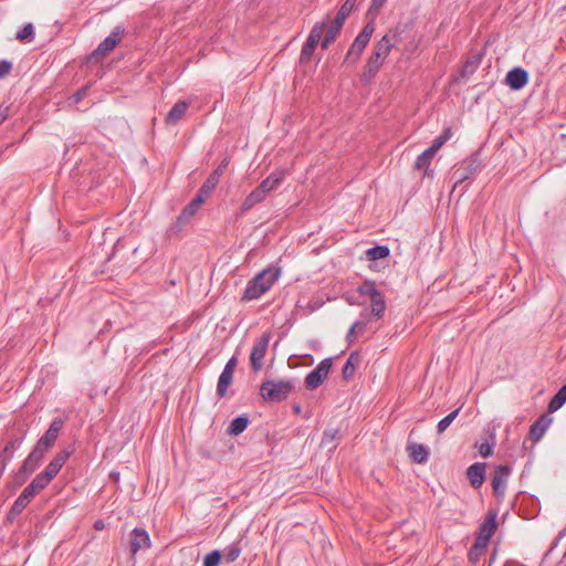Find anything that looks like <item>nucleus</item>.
Wrapping results in <instances>:
<instances>
[{"instance_id":"f257e3e1","label":"nucleus","mask_w":566,"mask_h":566,"mask_svg":"<svg viewBox=\"0 0 566 566\" xmlns=\"http://www.w3.org/2000/svg\"><path fill=\"white\" fill-rule=\"evenodd\" d=\"M281 275V269L269 266L251 279L241 297L242 302H250L260 298L263 294L271 290Z\"/></svg>"},{"instance_id":"f03ea898","label":"nucleus","mask_w":566,"mask_h":566,"mask_svg":"<svg viewBox=\"0 0 566 566\" xmlns=\"http://www.w3.org/2000/svg\"><path fill=\"white\" fill-rule=\"evenodd\" d=\"M395 38L396 34L390 35L387 33L375 44L374 51L365 65L363 81L369 82L376 76L385 60L389 55L391 49L396 44V41L394 40Z\"/></svg>"},{"instance_id":"7ed1b4c3","label":"nucleus","mask_w":566,"mask_h":566,"mask_svg":"<svg viewBox=\"0 0 566 566\" xmlns=\"http://www.w3.org/2000/svg\"><path fill=\"white\" fill-rule=\"evenodd\" d=\"M295 388L292 379H268L260 386V396L268 402H281L285 400Z\"/></svg>"},{"instance_id":"20e7f679","label":"nucleus","mask_w":566,"mask_h":566,"mask_svg":"<svg viewBox=\"0 0 566 566\" xmlns=\"http://www.w3.org/2000/svg\"><path fill=\"white\" fill-rule=\"evenodd\" d=\"M375 31V25L373 22H368L365 24L363 30L357 34L350 48L347 51V54L344 59V63L346 64H355L367 44L369 43L371 35Z\"/></svg>"},{"instance_id":"39448f33","label":"nucleus","mask_w":566,"mask_h":566,"mask_svg":"<svg viewBox=\"0 0 566 566\" xmlns=\"http://www.w3.org/2000/svg\"><path fill=\"white\" fill-rule=\"evenodd\" d=\"M325 28L326 22H317L314 24L301 50V62L308 61L312 57L318 42L322 40Z\"/></svg>"},{"instance_id":"423d86ee","label":"nucleus","mask_w":566,"mask_h":566,"mask_svg":"<svg viewBox=\"0 0 566 566\" xmlns=\"http://www.w3.org/2000/svg\"><path fill=\"white\" fill-rule=\"evenodd\" d=\"M270 334L264 333L261 337H259L252 347L251 354H250V361H251V368L253 371L258 373L263 367V358L266 354L269 343H270Z\"/></svg>"},{"instance_id":"0eeeda50","label":"nucleus","mask_w":566,"mask_h":566,"mask_svg":"<svg viewBox=\"0 0 566 566\" xmlns=\"http://www.w3.org/2000/svg\"><path fill=\"white\" fill-rule=\"evenodd\" d=\"M332 368V359H323L311 373L305 377V387L310 390L316 389L322 385Z\"/></svg>"},{"instance_id":"6e6552de","label":"nucleus","mask_w":566,"mask_h":566,"mask_svg":"<svg viewBox=\"0 0 566 566\" xmlns=\"http://www.w3.org/2000/svg\"><path fill=\"white\" fill-rule=\"evenodd\" d=\"M124 32V27H115L112 33L107 38H105L93 51L92 56L96 59L106 56L112 50H114L117 43L122 40Z\"/></svg>"},{"instance_id":"1a4fd4ad","label":"nucleus","mask_w":566,"mask_h":566,"mask_svg":"<svg viewBox=\"0 0 566 566\" xmlns=\"http://www.w3.org/2000/svg\"><path fill=\"white\" fill-rule=\"evenodd\" d=\"M511 468L509 465H499L495 468L491 484L495 496L501 497L504 495L506 490V482L511 474Z\"/></svg>"},{"instance_id":"9d476101","label":"nucleus","mask_w":566,"mask_h":566,"mask_svg":"<svg viewBox=\"0 0 566 566\" xmlns=\"http://www.w3.org/2000/svg\"><path fill=\"white\" fill-rule=\"evenodd\" d=\"M63 426L64 420L62 418H54L46 432L38 440V443L50 450L54 446Z\"/></svg>"},{"instance_id":"9b49d317","label":"nucleus","mask_w":566,"mask_h":566,"mask_svg":"<svg viewBox=\"0 0 566 566\" xmlns=\"http://www.w3.org/2000/svg\"><path fill=\"white\" fill-rule=\"evenodd\" d=\"M478 170H479V164L475 159L465 160L452 174V179L454 180V188L458 185L464 182L471 176H473Z\"/></svg>"},{"instance_id":"f8f14e48","label":"nucleus","mask_w":566,"mask_h":566,"mask_svg":"<svg viewBox=\"0 0 566 566\" xmlns=\"http://www.w3.org/2000/svg\"><path fill=\"white\" fill-rule=\"evenodd\" d=\"M150 537L144 528L135 527L130 533V552L133 555L150 547Z\"/></svg>"},{"instance_id":"ddd939ff","label":"nucleus","mask_w":566,"mask_h":566,"mask_svg":"<svg viewBox=\"0 0 566 566\" xmlns=\"http://www.w3.org/2000/svg\"><path fill=\"white\" fill-rule=\"evenodd\" d=\"M71 453H72V451H70L67 449L60 451L50 461V463L48 464V467L45 468L43 473L51 480L54 479L57 475V473L60 472V470L62 469V467L64 465V463L66 462V460L70 458Z\"/></svg>"},{"instance_id":"4468645a","label":"nucleus","mask_w":566,"mask_h":566,"mask_svg":"<svg viewBox=\"0 0 566 566\" xmlns=\"http://www.w3.org/2000/svg\"><path fill=\"white\" fill-rule=\"evenodd\" d=\"M527 81L528 73L521 67L511 70L505 77V83L514 91H518L524 87Z\"/></svg>"},{"instance_id":"2eb2a0df","label":"nucleus","mask_w":566,"mask_h":566,"mask_svg":"<svg viewBox=\"0 0 566 566\" xmlns=\"http://www.w3.org/2000/svg\"><path fill=\"white\" fill-rule=\"evenodd\" d=\"M467 476L473 489H479L485 481V463L476 462L467 470Z\"/></svg>"},{"instance_id":"dca6fc26","label":"nucleus","mask_w":566,"mask_h":566,"mask_svg":"<svg viewBox=\"0 0 566 566\" xmlns=\"http://www.w3.org/2000/svg\"><path fill=\"white\" fill-rule=\"evenodd\" d=\"M284 175L283 170H275L262 180L256 188L266 197L268 193L275 190L282 184Z\"/></svg>"},{"instance_id":"f3484780","label":"nucleus","mask_w":566,"mask_h":566,"mask_svg":"<svg viewBox=\"0 0 566 566\" xmlns=\"http://www.w3.org/2000/svg\"><path fill=\"white\" fill-rule=\"evenodd\" d=\"M552 423V418L546 415L541 416L530 428V438L534 442H537L542 439L549 424Z\"/></svg>"},{"instance_id":"a211bd4d","label":"nucleus","mask_w":566,"mask_h":566,"mask_svg":"<svg viewBox=\"0 0 566 566\" xmlns=\"http://www.w3.org/2000/svg\"><path fill=\"white\" fill-rule=\"evenodd\" d=\"M339 439V429L328 427L323 432L319 446L321 448H326L328 452H333L336 449Z\"/></svg>"},{"instance_id":"6ab92c4d","label":"nucleus","mask_w":566,"mask_h":566,"mask_svg":"<svg viewBox=\"0 0 566 566\" xmlns=\"http://www.w3.org/2000/svg\"><path fill=\"white\" fill-rule=\"evenodd\" d=\"M344 25V21L334 18V20L331 22V24L327 28V31L322 40V48L327 49L331 43H333L337 35L339 34L342 28Z\"/></svg>"},{"instance_id":"aec40b11","label":"nucleus","mask_w":566,"mask_h":566,"mask_svg":"<svg viewBox=\"0 0 566 566\" xmlns=\"http://www.w3.org/2000/svg\"><path fill=\"white\" fill-rule=\"evenodd\" d=\"M496 516L497 513L495 511H489L486 518L480 525L478 535H484L486 539H490L496 528Z\"/></svg>"},{"instance_id":"412c9836","label":"nucleus","mask_w":566,"mask_h":566,"mask_svg":"<svg viewBox=\"0 0 566 566\" xmlns=\"http://www.w3.org/2000/svg\"><path fill=\"white\" fill-rule=\"evenodd\" d=\"M371 314L376 318H382L386 311V302L384 294L378 291L370 297Z\"/></svg>"},{"instance_id":"4be33fe9","label":"nucleus","mask_w":566,"mask_h":566,"mask_svg":"<svg viewBox=\"0 0 566 566\" xmlns=\"http://www.w3.org/2000/svg\"><path fill=\"white\" fill-rule=\"evenodd\" d=\"M189 104L186 101H178L171 109L168 112L166 116V122L168 124H176L188 109Z\"/></svg>"},{"instance_id":"5701e85b","label":"nucleus","mask_w":566,"mask_h":566,"mask_svg":"<svg viewBox=\"0 0 566 566\" xmlns=\"http://www.w3.org/2000/svg\"><path fill=\"white\" fill-rule=\"evenodd\" d=\"M410 458L416 463H426L429 458V451L423 444L412 443L408 446Z\"/></svg>"},{"instance_id":"b1692460","label":"nucleus","mask_w":566,"mask_h":566,"mask_svg":"<svg viewBox=\"0 0 566 566\" xmlns=\"http://www.w3.org/2000/svg\"><path fill=\"white\" fill-rule=\"evenodd\" d=\"M360 363V356L357 352L350 353L349 357L347 358L343 369L342 375L344 379H349L354 376L358 365Z\"/></svg>"},{"instance_id":"393cba45","label":"nucleus","mask_w":566,"mask_h":566,"mask_svg":"<svg viewBox=\"0 0 566 566\" xmlns=\"http://www.w3.org/2000/svg\"><path fill=\"white\" fill-rule=\"evenodd\" d=\"M265 199V196L258 189H253L244 199L241 205V212L245 213L251 210L255 205L262 202Z\"/></svg>"},{"instance_id":"a878e982","label":"nucleus","mask_w":566,"mask_h":566,"mask_svg":"<svg viewBox=\"0 0 566 566\" xmlns=\"http://www.w3.org/2000/svg\"><path fill=\"white\" fill-rule=\"evenodd\" d=\"M233 375L229 371L222 370V373L219 376L218 384H217V395L219 398H222L226 396L227 390L229 386L232 384Z\"/></svg>"},{"instance_id":"bb28decb","label":"nucleus","mask_w":566,"mask_h":566,"mask_svg":"<svg viewBox=\"0 0 566 566\" xmlns=\"http://www.w3.org/2000/svg\"><path fill=\"white\" fill-rule=\"evenodd\" d=\"M249 424V419L245 416L235 417L228 429V432L232 436H239L242 433Z\"/></svg>"},{"instance_id":"cd10ccee","label":"nucleus","mask_w":566,"mask_h":566,"mask_svg":"<svg viewBox=\"0 0 566 566\" xmlns=\"http://www.w3.org/2000/svg\"><path fill=\"white\" fill-rule=\"evenodd\" d=\"M202 205V199L200 198H193L182 210L180 213L178 220H189L195 213L198 211V209Z\"/></svg>"},{"instance_id":"c85d7f7f","label":"nucleus","mask_w":566,"mask_h":566,"mask_svg":"<svg viewBox=\"0 0 566 566\" xmlns=\"http://www.w3.org/2000/svg\"><path fill=\"white\" fill-rule=\"evenodd\" d=\"M390 251L387 245H376L374 248H369L366 251L367 260L376 261L380 259H385L389 255Z\"/></svg>"},{"instance_id":"c756f323","label":"nucleus","mask_w":566,"mask_h":566,"mask_svg":"<svg viewBox=\"0 0 566 566\" xmlns=\"http://www.w3.org/2000/svg\"><path fill=\"white\" fill-rule=\"evenodd\" d=\"M481 63V55L474 54L467 59L465 63L462 66V76H469L475 72L478 66Z\"/></svg>"},{"instance_id":"7c9ffc66","label":"nucleus","mask_w":566,"mask_h":566,"mask_svg":"<svg viewBox=\"0 0 566 566\" xmlns=\"http://www.w3.org/2000/svg\"><path fill=\"white\" fill-rule=\"evenodd\" d=\"M566 402V389H564L563 387L557 391V394L551 399L549 403H548V411L549 412H555L557 411L559 408H562V406Z\"/></svg>"},{"instance_id":"2f4dec72","label":"nucleus","mask_w":566,"mask_h":566,"mask_svg":"<svg viewBox=\"0 0 566 566\" xmlns=\"http://www.w3.org/2000/svg\"><path fill=\"white\" fill-rule=\"evenodd\" d=\"M29 503L30 502L23 499V496L20 494L8 513V520H14L18 515L22 513V511Z\"/></svg>"},{"instance_id":"473e14b6","label":"nucleus","mask_w":566,"mask_h":566,"mask_svg":"<svg viewBox=\"0 0 566 566\" xmlns=\"http://www.w3.org/2000/svg\"><path fill=\"white\" fill-rule=\"evenodd\" d=\"M434 156L436 155L429 148H427L423 153H421L417 157L416 163H415V168L418 170L428 169L429 165Z\"/></svg>"},{"instance_id":"72a5a7b5","label":"nucleus","mask_w":566,"mask_h":566,"mask_svg":"<svg viewBox=\"0 0 566 566\" xmlns=\"http://www.w3.org/2000/svg\"><path fill=\"white\" fill-rule=\"evenodd\" d=\"M240 554H241L240 542H235L224 548L222 556L228 563H232L238 559Z\"/></svg>"},{"instance_id":"f704fd0d","label":"nucleus","mask_w":566,"mask_h":566,"mask_svg":"<svg viewBox=\"0 0 566 566\" xmlns=\"http://www.w3.org/2000/svg\"><path fill=\"white\" fill-rule=\"evenodd\" d=\"M367 322H368V319L356 321L350 326V328L346 335V339L349 343H352L357 337V334H359L364 331L365 326L367 325Z\"/></svg>"},{"instance_id":"c9c22d12","label":"nucleus","mask_w":566,"mask_h":566,"mask_svg":"<svg viewBox=\"0 0 566 566\" xmlns=\"http://www.w3.org/2000/svg\"><path fill=\"white\" fill-rule=\"evenodd\" d=\"M379 290L376 289V283L370 280L364 281L358 287L357 292L360 295L368 296L369 298L374 295V293H377Z\"/></svg>"},{"instance_id":"e433bc0d","label":"nucleus","mask_w":566,"mask_h":566,"mask_svg":"<svg viewBox=\"0 0 566 566\" xmlns=\"http://www.w3.org/2000/svg\"><path fill=\"white\" fill-rule=\"evenodd\" d=\"M460 412V408L453 410L452 412H450L448 416H446L444 418H442L439 422H438V426H437V431L438 433H442L444 432L449 426L453 422V420L457 418V416L459 415Z\"/></svg>"},{"instance_id":"4c0bfd02","label":"nucleus","mask_w":566,"mask_h":566,"mask_svg":"<svg viewBox=\"0 0 566 566\" xmlns=\"http://www.w3.org/2000/svg\"><path fill=\"white\" fill-rule=\"evenodd\" d=\"M357 0H346L342 7L339 8V10L337 11L336 13V17L337 19L342 20L345 22L346 18L349 15V13L352 12V10L354 9L355 7V3H356Z\"/></svg>"},{"instance_id":"58836bf2","label":"nucleus","mask_w":566,"mask_h":566,"mask_svg":"<svg viewBox=\"0 0 566 566\" xmlns=\"http://www.w3.org/2000/svg\"><path fill=\"white\" fill-rule=\"evenodd\" d=\"M34 38V28L32 23L25 24L18 33L17 39L21 42L31 41Z\"/></svg>"},{"instance_id":"ea45409f","label":"nucleus","mask_w":566,"mask_h":566,"mask_svg":"<svg viewBox=\"0 0 566 566\" xmlns=\"http://www.w3.org/2000/svg\"><path fill=\"white\" fill-rule=\"evenodd\" d=\"M48 451H49L48 449L43 448L41 444H39L36 442V444L34 446V448L32 449V451L30 452V454L28 457L31 458L34 462L40 464L44 458V454Z\"/></svg>"},{"instance_id":"a19ab883","label":"nucleus","mask_w":566,"mask_h":566,"mask_svg":"<svg viewBox=\"0 0 566 566\" xmlns=\"http://www.w3.org/2000/svg\"><path fill=\"white\" fill-rule=\"evenodd\" d=\"M221 559V554L219 551H212L207 554L203 559V566H218Z\"/></svg>"},{"instance_id":"79ce46f5","label":"nucleus","mask_w":566,"mask_h":566,"mask_svg":"<svg viewBox=\"0 0 566 566\" xmlns=\"http://www.w3.org/2000/svg\"><path fill=\"white\" fill-rule=\"evenodd\" d=\"M31 482L41 492L51 482V479L42 472L38 474Z\"/></svg>"},{"instance_id":"37998d69","label":"nucleus","mask_w":566,"mask_h":566,"mask_svg":"<svg viewBox=\"0 0 566 566\" xmlns=\"http://www.w3.org/2000/svg\"><path fill=\"white\" fill-rule=\"evenodd\" d=\"M39 463L27 457L20 469L23 473H27L30 476L39 468Z\"/></svg>"},{"instance_id":"c03bdc74","label":"nucleus","mask_w":566,"mask_h":566,"mask_svg":"<svg viewBox=\"0 0 566 566\" xmlns=\"http://www.w3.org/2000/svg\"><path fill=\"white\" fill-rule=\"evenodd\" d=\"M29 475L27 473H23L21 469H19L13 478H12V488H18L24 484V482L28 480Z\"/></svg>"},{"instance_id":"a18cd8bd","label":"nucleus","mask_w":566,"mask_h":566,"mask_svg":"<svg viewBox=\"0 0 566 566\" xmlns=\"http://www.w3.org/2000/svg\"><path fill=\"white\" fill-rule=\"evenodd\" d=\"M40 491L32 484V482L22 491L21 495L27 501L31 502V500L38 494Z\"/></svg>"},{"instance_id":"49530a36","label":"nucleus","mask_w":566,"mask_h":566,"mask_svg":"<svg viewBox=\"0 0 566 566\" xmlns=\"http://www.w3.org/2000/svg\"><path fill=\"white\" fill-rule=\"evenodd\" d=\"M489 542H490V539H486V537L484 535H478L472 547H474V549L485 551Z\"/></svg>"},{"instance_id":"de8ad7c7","label":"nucleus","mask_w":566,"mask_h":566,"mask_svg":"<svg viewBox=\"0 0 566 566\" xmlns=\"http://www.w3.org/2000/svg\"><path fill=\"white\" fill-rule=\"evenodd\" d=\"M87 91H88V86H84V87L80 88L72 95L71 99L74 103H80L87 95Z\"/></svg>"},{"instance_id":"09e8293b","label":"nucleus","mask_w":566,"mask_h":566,"mask_svg":"<svg viewBox=\"0 0 566 566\" xmlns=\"http://www.w3.org/2000/svg\"><path fill=\"white\" fill-rule=\"evenodd\" d=\"M446 144V137H437L430 147H428L434 155Z\"/></svg>"},{"instance_id":"8fccbe9b","label":"nucleus","mask_w":566,"mask_h":566,"mask_svg":"<svg viewBox=\"0 0 566 566\" xmlns=\"http://www.w3.org/2000/svg\"><path fill=\"white\" fill-rule=\"evenodd\" d=\"M12 69V64L9 61L1 60L0 61V78L7 76Z\"/></svg>"},{"instance_id":"3c124183","label":"nucleus","mask_w":566,"mask_h":566,"mask_svg":"<svg viewBox=\"0 0 566 566\" xmlns=\"http://www.w3.org/2000/svg\"><path fill=\"white\" fill-rule=\"evenodd\" d=\"M219 180L220 178L211 174L202 185L213 191L219 184Z\"/></svg>"},{"instance_id":"603ef678","label":"nucleus","mask_w":566,"mask_h":566,"mask_svg":"<svg viewBox=\"0 0 566 566\" xmlns=\"http://www.w3.org/2000/svg\"><path fill=\"white\" fill-rule=\"evenodd\" d=\"M479 452L483 458H488L492 454V446L488 442H483L479 446Z\"/></svg>"},{"instance_id":"864d4df0","label":"nucleus","mask_w":566,"mask_h":566,"mask_svg":"<svg viewBox=\"0 0 566 566\" xmlns=\"http://www.w3.org/2000/svg\"><path fill=\"white\" fill-rule=\"evenodd\" d=\"M212 190H210L209 188H206V186H201L196 195V198H200L202 199V205L205 203V201L207 200V198L211 195Z\"/></svg>"},{"instance_id":"5fc2aeb1","label":"nucleus","mask_w":566,"mask_h":566,"mask_svg":"<svg viewBox=\"0 0 566 566\" xmlns=\"http://www.w3.org/2000/svg\"><path fill=\"white\" fill-rule=\"evenodd\" d=\"M212 190H210L209 188H206V186H201L196 195V198H200L202 199V205L205 203V201L207 200V198L211 195Z\"/></svg>"},{"instance_id":"6e6d98bb","label":"nucleus","mask_w":566,"mask_h":566,"mask_svg":"<svg viewBox=\"0 0 566 566\" xmlns=\"http://www.w3.org/2000/svg\"><path fill=\"white\" fill-rule=\"evenodd\" d=\"M212 190H210L209 188H206V186H201L196 195V198H200L202 199V205L205 203V201L207 200V198L211 195Z\"/></svg>"},{"instance_id":"4d7b16f0","label":"nucleus","mask_w":566,"mask_h":566,"mask_svg":"<svg viewBox=\"0 0 566 566\" xmlns=\"http://www.w3.org/2000/svg\"><path fill=\"white\" fill-rule=\"evenodd\" d=\"M483 552L484 551L474 549V547L471 546L469 554H468L469 560L472 563H476L479 560V558L481 557V555L483 554Z\"/></svg>"},{"instance_id":"13d9d810","label":"nucleus","mask_w":566,"mask_h":566,"mask_svg":"<svg viewBox=\"0 0 566 566\" xmlns=\"http://www.w3.org/2000/svg\"><path fill=\"white\" fill-rule=\"evenodd\" d=\"M237 364H238V358H237V356H232V357L227 361V364H226V366H224L223 370L229 371L230 374H232V375H233V371H234V369H235V367H237Z\"/></svg>"},{"instance_id":"bf43d9fd","label":"nucleus","mask_w":566,"mask_h":566,"mask_svg":"<svg viewBox=\"0 0 566 566\" xmlns=\"http://www.w3.org/2000/svg\"><path fill=\"white\" fill-rule=\"evenodd\" d=\"M22 441H23L22 437H17V438H13L10 441H8V443L6 446L9 447V449L15 451L17 449L20 448V446L22 444Z\"/></svg>"},{"instance_id":"052dcab7","label":"nucleus","mask_w":566,"mask_h":566,"mask_svg":"<svg viewBox=\"0 0 566 566\" xmlns=\"http://www.w3.org/2000/svg\"><path fill=\"white\" fill-rule=\"evenodd\" d=\"M9 116V106L4 104H0V125L8 118Z\"/></svg>"},{"instance_id":"680f3d73","label":"nucleus","mask_w":566,"mask_h":566,"mask_svg":"<svg viewBox=\"0 0 566 566\" xmlns=\"http://www.w3.org/2000/svg\"><path fill=\"white\" fill-rule=\"evenodd\" d=\"M228 166V160L224 159L212 172V175L217 176L218 178H220V176L223 174L224 169L227 168Z\"/></svg>"},{"instance_id":"e2e57ef3","label":"nucleus","mask_w":566,"mask_h":566,"mask_svg":"<svg viewBox=\"0 0 566 566\" xmlns=\"http://www.w3.org/2000/svg\"><path fill=\"white\" fill-rule=\"evenodd\" d=\"M387 0H371L370 9L378 11Z\"/></svg>"},{"instance_id":"0e129e2a","label":"nucleus","mask_w":566,"mask_h":566,"mask_svg":"<svg viewBox=\"0 0 566 566\" xmlns=\"http://www.w3.org/2000/svg\"><path fill=\"white\" fill-rule=\"evenodd\" d=\"M8 463H9V462H8V461H6V459H4V458L0 457V474H2V475H3V472H4V470H6L7 465H8Z\"/></svg>"},{"instance_id":"69168bd1","label":"nucleus","mask_w":566,"mask_h":566,"mask_svg":"<svg viewBox=\"0 0 566 566\" xmlns=\"http://www.w3.org/2000/svg\"><path fill=\"white\" fill-rule=\"evenodd\" d=\"M0 457L4 458L6 461H8V462H10L12 460L11 453H8L4 450L1 451Z\"/></svg>"},{"instance_id":"338daca9","label":"nucleus","mask_w":566,"mask_h":566,"mask_svg":"<svg viewBox=\"0 0 566 566\" xmlns=\"http://www.w3.org/2000/svg\"><path fill=\"white\" fill-rule=\"evenodd\" d=\"M439 137H446V142L451 137L450 128H447Z\"/></svg>"},{"instance_id":"774afa93","label":"nucleus","mask_w":566,"mask_h":566,"mask_svg":"<svg viewBox=\"0 0 566 566\" xmlns=\"http://www.w3.org/2000/svg\"><path fill=\"white\" fill-rule=\"evenodd\" d=\"M94 526L96 530H102L104 527V524L102 521H97Z\"/></svg>"}]
</instances>
